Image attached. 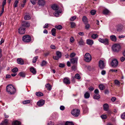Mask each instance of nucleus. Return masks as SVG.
I'll return each mask as SVG.
<instances>
[{
    "mask_svg": "<svg viewBox=\"0 0 125 125\" xmlns=\"http://www.w3.org/2000/svg\"><path fill=\"white\" fill-rule=\"evenodd\" d=\"M87 111V109L86 108H83V113L85 114Z\"/></svg>",
    "mask_w": 125,
    "mask_h": 125,
    "instance_id": "5fc2aeb1",
    "label": "nucleus"
},
{
    "mask_svg": "<svg viewBox=\"0 0 125 125\" xmlns=\"http://www.w3.org/2000/svg\"><path fill=\"white\" fill-rule=\"evenodd\" d=\"M101 117L103 119H105L107 118V116L106 115H102L101 116Z\"/></svg>",
    "mask_w": 125,
    "mask_h": 125,
    "instance_id": "8fccbe9b",
    "label": "nucleus"
},
{
    "mask_svg": "<svg viewBox=\"0 0 125 125\" xmlns=\"http://www.w3.org/2000/svg\"><path fill=\"white\" fill-rule=\"evenodd\" d=\"M36 94L38 96H41L43 95V94L40 92H37L36 93Z\"/></svg>",
    "mask_w": 125,
    "mask_h": 125,
    "instance_id": "473e14b6",
    "label": "nucleus"
},
{
    "mask_svg": "<svg viewBox=\"0 0 125 125\" xmlns=\"http://www.w3.org/2000/svg\"><path fill=\"white\" fill-rule=\"evenodd\" d=\"M121 117L122 119H125V112L121 115Z\"/></svg>",
    "mask_w": 125,
    "mask_h": 125,
    "instance_id": "680f3d73",
    "label": "nucleus"
},
{
    "mask_svg": "<svg viewBox=\"0 0 125 125\" xmlns=\"http://www.w3.org/2000/svg\"><path fill=\"white\" fill-rule=\"evenodd\" d=\"M98 40L100 42L104 43L105 45H108L109 44L108 40L107 38L103 39L99 38Z\"/></svg>",
    "mask_w": 125,
    "mask_h": 125,
    "instance_id": "423d86ee",
    "label": "nucleus"
},
{
    "mask_svg": "<svg viewBox=\"0 0 125 125\" xmlns=\"http://www.w3.org/2000/svg\"><path fill=\"white\" fill-rule=\"evenodd\" d=\"M31 38L30 36L28 35H24L22 37V41L24 42L28 43L31 41Z\"/></svg>",
    "mask_w": 125,
    "mask_h": 125,
    "instance_id": "20e7f679",
    "label": "nucleus"
},
{
    "mask_svg": "<svg viewBox=\"0 0 125 125\" xmlns=\"http://www.w3.org/2000/svg\"><path fill=\"white\" fill-rule=\"evenodd\" d=\"M95 94H99V91L98 89H96L94 91Z\"/></svg>",
    "mask_w": 125,
    "mask_h": 125,
    "instance_id": "bf43d9fd",
    "label": "nucleus"
},
{
    "mask_svg": "<svg viewBox=\"0 0 125 125\" xmlns=\"http://www.w3.org/2000/svg\"><path fill=\"white\" fill-rule=\"evenodd\" d=\"M85 28L86 29H88L90 27V25L87 23L86 24H85Z\"/></svg>",
    "mask_w": 125,
    "mask_h": 125,
    "instance_id": "13d9d810",
    "label": "nucleus"
},
{
    "mask_svg": "<svg viewBox=\"0 0 125 125\" xmlns=\"http://www.w3.org/2000/svg\"><path fill=\"white\" fill-rule=\"evenodd\" d=\"M25 73L24 72H21L18 74V75L22 77H25Z\"/></svg>",
    "mask_w": 125,
    "mask_h": 125,
    "instance_id": "5701e85b",
    "label": "nucleus"
},
{
    "mask_svg": "<svg viewBox=\"0 0 125 125\" xmlns=\"http://www.w3.org/2000/svg\"><path fill=\"white\" fill-rule=\"evenodd\" d=\"M25 28L22 27H21L19 28L18 29L19 32L21 34H24L25 32Z\"/></svg>",
    "mask_w": 125,
    "mask_h": 125,
    "instance_id": "9b49d317",
    "label": "nucleus"
},
{
    "mask_svg": "<svg viewBox=\"0 0 125 125\" xmlns=\"http://www.w3.org/2000/svg\"><path fill=\"white\" fill-rule=\"evenodd\" d=\"M38 58V57L36 56L34 57L32 59V62L33 63H35L36 62L37 59Z\"/></svg>",
    "mask_w": 125,
    "mask_h": 125,
    "instance_id": "a19ab883",
    "label": "nucleus"
},
{
    "mask_svg": "<svg viewBox=\"0 0 125 125\" xmlns=\"http://www.w3.org/2000/svg\"><path fill=\"white\" fill-rule=\"evenodd\" d=\"M30 70L31 72L33 74H35L36 73V69L33 67H31L30 68Z\"/></svg>",
    "mask_w": 125,
    "mask_h": 125,
    "instance_id": "aec40b11",
    "label": "nucleus"
},
{
    "mask_svg": "<svg viewBox=\"0 0 125 125\" xmlns=\"http://www.w3.org/2000/svg\"><path fill=\"white\" fill-rule=\"evenodd\" d=\"M60 109L62 110H63L65 109V107L63 106H61L60 107Z\"/></svg>",
    "mask_w": 125,
    "mask_h": 125,
    "instance_id": "338daca9",
    "label": "nucleus"
},
{
    "mask_svg": "<svg viewBox=\"0 0 125 125\" xmlns=\"http://www.w3.org/2000/svg\"><path fill=\"white\" fill-rule=\"evenodd\" d=\"M17 62L18 63L20 64L23 65L24 64V61L21 58H18Z\"/></svg>",
    "mask_w": 125,
    "mask_h": 125,
    "instance_id": "2eb2a0df",
    "label": "nucleus"
},
{
    "mask_svg": "<svg viewBox=\"0 0 125 125\" xmlns=\"http://www.w3.org/2000/svg\"><path fill=\"white\" fill-rule=\"evenodd\" d=\"M109 93V91L108 89H106L104 90V93L106 94H108Z\"/></svg>",
    "mask_w": 125,
    "mask_h": 125,
    "instance_id": "0e129e2a",
    "label": "nucleus"
},
{
    "mask_svg": "<svg viewBox=\"0 0 125 125\" xmlns=\"http://www.w3.org/2000/svg\"><path fill=\"white\" fill-rule=\"evenodd\" d=\"M51 32L52 34V36H56V29L55 28H53L51 30Z\"/></svg>",
    "mask_w": 125,
    "mask_h": 125,
    "instance_id": "b1692460",
    "label": "nucleus"
},
{
    "mask_svg": "<svg viewBox=\"0 0 125 125\" xmlns=\"http://www.w3.org/2000/svg\"><path fill=\"white\" fill-rule=\"evenodd\" d=\"M54 27L57 29L59 30H61L62 29V26L61 25H56Z\"/></svg>",
    "mask_w": 125,
    "mask_h": 125,
    "instance_id": "f704fd0d",
    "label": "nucleus"
},
{
    "mask_svg": "<svg viewBox=\"0 0 125 125\" xmlns=\"http://www.w3.org/2000/svg\"><path fill=\"white\" fill-rule=\"evenodd\" d=\"M122 30V28L121 27H118L117 29V30L118 31H121Z\"/></svg>",
    "mask_w": 125,
    "mask_h": 125,
    "instance_id": "6e6d98bb",
    "label": "nucleus"
},
{
    "mask_svg": "<svg viewBox=\"0 0 125 125\" xmlns=\"http://www.w3.org/2000/svg\"><path fill=\"white\" fill-rule=\"evenodd\" d=\"M65 125H74V124L72 122L67 121L65 123Z\"/></svg>",
    "mask_w": 125,
    "mask_h": 125,
    "instance_id": "c03bdc74",
    "label": "nucleus"
},
{
    "mask_svg": "<svg viewBox=\"0 0 125 125\" xmlns=\"http://www.w3.org/2000/svg\"><path fill=\"white\" fill-rule=\"evenodd\" d=\"M78 58L77 57L73 58L70 60L71 62L73 63H77Z\"/></svg>",
    "mask_w": 125,
    "mask_h": 125,
    "instance_id": "4468645a",
    "label": "nucleus"
},
{
    "mask_svg": "<svg viewBox=\"0 0 125 125\" xmlns=\"http://www.w3.org/2000/svg\"><path fill=\"white\" fill-rule=\"evenodd\" d=\"M78 43L80 45H83V44L84 42L83 41L80 40L79 42Z\"/></svg>",
    "mask_w": 125,
    "mask_h": 125,
    "instance_id": "603ef678",
    "label": "nucleus"
},
{
    "mask_svg": "<svg viewBox=\"0 0 125 125\" xmlns=\"http://www.w3.org/2000/svg\"><path fill=\"white\" fill-rule=\"evenodd\" d=\"M53 58L55 60H58L59 59V58L57 56H53Z\"/></svg>",
    "mask_w": 125,
    "mask_h": 125,
    "instance_id": "e2e57ef3",
    "label": "nucleus"
},
{
    "mask_svg": "<svg viewBox=\"0 0 125 125\" xmlns=\"http://www.w3.org/2000/svg\"><path fill=\"white\" fill-rule=\"evenodd\" d=\"M96 12V11L94 10H92L90 12V13L92 15H94L95 14Z\"/></svg>",
    "mask_w": 125,
    "mask_h": 125,
    "instance_id": "3c124183",
    "label": "nucleus"
},
{
    "mask_svg": "<svg viewBox=\"0 0 125 125\" xmlns=\"http://www.w3.org/2000/svg\"><path fill=\"white\" fill-rule=\"evenodd\" d=\"M98 35L97 34H93L91 36L92 38L94 39H95L98 37Z\"/></svg>",
    "mask_w": 125,
    "mask_h": 125,
    "instance_id": "58836bf2",
    "label": "nucleus"
},
{
    "mask_svg": "<svg viewBox=\"0 0 125 125\" xmlns=\"http://www.w3.org/2000/svg\"><path fill=\"white\" fill-rule=\"evenodd\" d=\"M63 82L64 83L66 84H69L70 83V79L68 77L64 78L63 79Z\"/></svg>",
    "mask_w": 125,
    "mask_h": 125,
    "instance_id": "f8f14e48",
    "label": "nucleus"
},
{
    "mask_svg": "<svg viewBox=\"0 0 125 125\" xmlns=\"http://www.w3.org/2000/svg\"><path fill=\"white\" fill-rule=\"evenodd\" d=\"M19 3V1L17 0H16L14 4V7H17L18 6V4Z\"/></svg>",
    "mask_w": 125,
    "mask_h": 125,
    "instance_id": "ea45409f",
    "label": "nucleus"
},
{
    "mask_svg": "<svg viewBox=\"0 0 125 125\" xmlns=\"http://www.w3.org/2000/svg\"><path fill=\"white\" fill-rule=\"evenodd\" d=\"M99 87L100 89L101 90H103L105 88V86L104 85L102 84L99 85Z\"/></svg>",
    "mask_w": 125,
    "mask_h": 125,
    "instance_id": "2f4dec72",
    "label": "nucleus"
},
{
    "mask_svg": "<svg viewBox=\"0 0 125 125\" xmlns=\"http://www.w3.org/2000/svg\"><path fill=\"white\" fill-rule=\"evenodd\" d=\"M47 62L44 60H43L42 61V63L41 64V65L43 66L45 65L47 63Z\"/></svg>",
    "mask_w": 125,
    "mask_h": 125,
    "instance_id": "79ce46f5",
    "label": "nucleus"
},
{
    "mask_svg": "<svg viewBox=\"0 0 125 125\" xmlns=\"http://www.w3.org/2000/svg\"><path fill=\"white\" fill-rule=\"evenodd\" d=\"M18 71V69L17 67L13 68L12 70V72L14 73H16Z\"/></svg>",
    "mask_w": 125,
    "mask_h": 125,
    "instance_id": "37998d69",
    "label": "nucleus"
},
{
    "mask_svg": "<svg viewBox=\"0 0 125 125\" xmlns=\"http://www.w3.org/2000/svg\"><path fill=\"white\" fill-rule=\"evenodd\" d=\"M74 77L78 79H80L81 78V77L80 75L78 73H77L75 75Z\"/></svg>",
    "mask_w": 125,
    "mask_h": 125,
    "instance_id": "c9c22d12",
    "label": "nucleus"
},
{
    "mask_svg": "<svg viewBox=\"0 0 125 125\" xmlns=\"http://www.w3.org/2000/svg\"><path fill=\"white\" fill-rule=\"evenodd\" d=\"M84 96L85 98L88 99L89 98L90 95L89 93L88 92H86L84 94Z\"/></svg>",
    "mask_w": 125,
    "mask_h": 125,
    "instance_id": "bb28decb",
    "label": "nucleus"
},
{
    "mask_svg": "<svg viewBox=\"0 0 125 125\" xmlns=\"http://www.w3.org/2000/svg\"><path fill=\"white\" fill-rule=\"evenodd\" d=\"M21 124V122L17 120L14 121L12 123V125H20Z\"/></svg>",
    "mask_w": 125,
    "mask_h": 125,
    "instance_id": "a211bd4d",
    "label": "nucleus"
},
{
    "mask_svg": "<svg viewBox=\"0 0 125 125\" xmlns=\"http://www.w3.org/2000/svg\"><path fill=\"white\" fill-rule=\"evenodd\" d=\"M111 63L112 67L115 68L117 66L118 62L116 59H114L112 60Z\"/></svg>",
    "mask_w": 125,
    "mask_h": 125,
    "instance_id": "6e6552de",
    "label": "nucleus"
},
{
    "mask_svg": "<svg viewBox=\"0 0 125 125\" xmlns=\"http://www.w3.org/2000/svg\"><path fill=\"white\" fill-rule=\"evenodd\" d=\"M45 1L43 0H39L37 3L39 6H43L45 5Z\"/></svg>",
    "mask_w": 125,
    "mask_h": 125,
    "instance_id": "ddd939ff",
    "label": "nucleus"
},
{
    "mask_svg": "<svg viewBox=\"0 0 125 125\" xmlns=\"http://www.w3.org/2000/svg\"><path fill=\"white\" fill-rule=\"evenodd\" d=\"M80 110L77 109H73L71 112L72 115L74 116L77 117L80 114Z\"/></svg>",
    "mask_w": 125,
    "mask_h": 125,
    "instance_id": "7ed1b4c3",
    "label": "nucleus"
},
{
    "mask_svg": "<svg viewBox=\"0 0 125 125\" xmlns=\"http://www.w3.org/2000/svg\"><path fill=\"white\" fill-rule=\"evenodd\" d=\"M76 54L74 52L71 53L70 55V57L73 58L75 56Z\"/></svg>",
    "mask_w": 125,
    "mask_h": 125,
    "instance_id": "09e8293b",
    "label": "nucleus"
},
{
    "mask_svg": "<svg viewBox=\"0 0 125 125\" xmlns=\"http://www.w3.org/2000/svg\"><path fill=\"white\" fill-rule=\"evenodd\" d=\"M45 101L42 99H41L37 103V105L39 107H41L43 106L44 104Z\"/></svg>",
    "mask_w": 125,
    "mask_h": 125,
    "instance_id": "9d476101",
    "label": "nucleus"
},
{
    "mask_svg": "<svg viewBox=\"0 0 125 125\" xmlns=\"http://www.w3.org/2000/svg\"><path fill=\"white\" fill-rule=\"evenodd\" d=\"M120 59L121 62H123L125 60V58L124 57L122 56L120 58Z\"/></svg>",
    "mask_w": 125,
    "mask_h": 125,
    "instance_id": "69168bd1",
    "label": "nucleus"
},
{
    "mask_svg": "<svg viewBox=\"0 0 125 125\" xmlns=\"http://www.w3.org/2000/svg\"><path fill=\"white\" fill-rule=\"evenodd\" d=\"M52 8L54 10H57L59 8L58 6L56 4H53L52 6Z\"/></svg>",
    "mask_w": 125,
    "mask_h": 125,
    "instance_id": "f3484780",
    "label": "nucleus"
},
{
    "mask_svg": "<svg viewBox=\"0 0 125 125\" xmlns=\"http://www.w3.org/2000/svg\"><path fill=\"white\" fill-rule=\"evenodd\" d=\"M84 60L86 62H89L91 60V55L88 53H86L84 55Z\"/></svg>",
    "mask_w": 125,
    "mask_h": 125,
    "instance_id": "39448f33",
    "label": "nucleus"
},
{
    "mask_svg": "<svg viewBox=\"0 0 125 125\" xmlns=\"http://www.w3.org/2000/svg\"><path fill=\"white\" fill-rule=\"evenodd\" d=\"M45 87L49 91H51L52 89V86L49 83H48L45 85Z\"/></svg>",
    "mask_w": 125,
    "mask_h": 125,
    "instance_id": "412c9836",
    "label": "nucleus"
},
{
    "mask_svg": "<svg viewBox=\"0 0 125 125\" xmlns=\"http://www.w3.org/2000/svg\"><path fill=\"white\" fill-rule=\"evenodd\" d=\"M61 13V12L59 10H56L55 11L54 14L56 17H58L59 15V13Z\"/></svg>",
    "mask_w": 125,
    "mask_h": 125,
    "instance_id": "cd10ccee",
    "label": "nucleus"
},
{
    "mask_svg": "<svg viewBox=\"0 0 125 125\" xmlns=\"http://www.w3.org/2000/svg\"><path fill=\"white\" fill-rule=\"evenodd\" d=\"M21 27L25 28L29 27L30 26V24L28 21H24L22 22Z\"/></svg>",
    "mask_w": 125,
    "mask_h": 125,
    "instance_id": "0eeeda50",
    "label": "nucleus"
},
{
    "mask_svg": "<svg viewBox=\"0 0 125 125\" xmlns=\"http://www.w3.org/2000/svg\"><path fill=\"white\" fill-rule=\"evenodd\" d=\"M70 24L71 25V28H74L76 26V25L75 23L73 22H70Z\"/></svg>",
    "mask_w": 125,
    "mask_h": 125,
    "instance_id": "7c9ffc66",
    "label": "nucleus"
},
{
    "mask_svg": "<svg viewBox=\"0 0 125 125\" xmlns=\"http://www.w3.org/2000/svg\"><path fill=\"white\" fill-rule=\"evenodd\" d=\"M56 54L59 58H60L61 57L62 54L60 52L57 51L56 52Z\"/></svg>",
    "mask_w": 125,
    "mask_h": 125,
    "instance_id": "c756f323",
    "label": "nucleus"
},
{
    "mask_svg": "<svg viewBox=\"0 0 125 125\" xmlns=\"http://www.w3.org/2000/svg\"><path fill=\"white\" fill-rule=\"evenodd\" d=\"M110 38L112 41L114 42H116L117 40L116 36L114 35H111Z\"/></svg>",
    "mask_w": 125,
    "mask_h": 125,
    "instance_id": "393cba45",
    "label": "nucleus"
},
{
    "mask_svg": "<svg viewBox=\"0 0 125 125\" xmlns=\"http://www.w3.org/2000/svg\"><path fill=\"white\" fill-rule=\"evenodd\" d=\"M8 120L7 119H5L4 121L0 123V125H8Z\"/></svg>",
    "mask_w": 125,
    "mask_h": 125,
    "instance_id": "dca6fc26",
    "label": "nucleus"
},
{
    "mask_svg": "<svg viewBox=\"0 0 125 125\" xmlns=\"http://www.w3.org/2000/svg\"><path fill=\"white\" fill-rule=\"evenodd\" d=\"M109 11L107 9H105L103 10V13L104 14H107L109 13Z\"/></svg>",
    "mask_w": 125,
    "mask_h": 125,
    "instance_id": "72a5a7b5",
    "label": "nucleus"
},
{
    "mask_svg": "<svg viewBox=\"0 0 125 125\" xmlns=\"http://www.w3.org/2000/svg\"><path fill=\"white\" fill-rule=\"evenodd\" d=\"M86 43L88 44L89 45H92L94 43V41L92 40L88 39L86 40Z\"/></svg>",
    "mask_w": 125,
    "mask_h": 125,
    "instance_id": "6ab92c4d",
    "label": "nucleus"
},
{
    "mask_svg": "<svg viewBox=\"0 0 125 125\" xmlns=\"http://www.w3.org/2000/svg\"><path fill=\"white\" fill-rule=\"evenodd\" d=\"M100 98V95L99 94H94L93 96V98L94 99H97Z\"/></svg>",
    "mask_w": 125,
    "mask_h": 125,
    "instance_id": "c85d7f7f",
    "label": "nucleus"
},
{
    "mask_svg": "<svg viewBox=\"0 0 125 125\" xmlns=\"http://www.w3.org/2000/svg\"><path fill=\"white\" fill-rule=\"evenodd\" d=\"M99 66L100 69H104L105 66L104 61L100 60L99 62Z\"/></svg>",
    "mask_w": 125,
    "mask_h": 125,
    "instance_id": "1a4fd4ad",
    "label": "nucleus"
},
{
    "mask_svg": "<svg viewBox=\"0 0 125 125\" xmlns=\"http://www.w3.org/2000/svg\"><path fill=\"white\" fill-rule=\"evenodd\" d=\"M112 48L114 52H118L120 51L121 47L119 44H115L113 45Z\"/></svg>",
    "mask_w": 125,
    "mask_h": 125,
    "instance_id": "f03ea898",
    "label": "nucleus"
},
{
    "mask_svg": "<svg viewBox=\"0 0 125 125\" xmlns=\"http://www.w3.org/2000/svg\"><path fill=\"white\" fill-rule=\"evenodd\" d=\"M24 18L25 20H28L31 19V17L29 15H27L24 16Z\"/></svg>",
    "mask_w": 125,
    "mask_h": 125,
    "instance_id": "4c0bfd02",
    "label": "nucleus"
},
{
    "mask_svg": "<svg viewBox=\"0 0 125 125\" xmlns=\"http://www.w3.org/2000/svg\"><path fill=\"white\" fill-rule=\"evenodd\" d=\"M76 16H75L72 17L70 19V20L72 21H74L76 19Z\"/></svg>",
    "mask_w": 125,
    "mask_h": 125,
    "instance_id": "de8ad7c7",
    "label": "nucleus"
},
{
    "mask_svg": "<svg viewBox=\"0 0 125 125\" xmlns=\"http://www.w3.org/2000/svg\"><path fill=\"white\" fill-rule=\"evenodd\" d=\"M6 91L10 94H14L15 92V89L11 85H9L6 87Z\"/></svg>",
    "mask_w": 125,
    "mask_h": 125,
    "instance_id": "f257e3e1",
    "label": "nucleus"
},
{
    "mask_svg": "<svg viewBox=\"0 0 125 125\" xmlns=\"http://www.w3.org/2000/svg\"><path fill=\"white\" fill-rule=\"evenodd\" d=\"M4 7H2L1 8V10L0 12V16H1L3 12H4Z\"/></svg>",
    "mask_w": 125,
    "mask_h": 125,
    "instance_id": "a18cd8bd",
    "label": "nucleus"
},
{
    "mask_svg": "<svg viewBox=\"0 0 125 125\" xmlns=\"http://www.w3.org/2000/svg\"><path fill=\"white\" fill-rule=\"evenodd\" d=\"M48 27V24L47 23L45 24V25L43 26V27L44 28H47Z\"/></svg>",
    "mask_w": 125,
    "mask_h": 125,
    "instance_id": "774afa93",
    "label": "nucleus"
},
{
    "mask_svg": "<svg viewBox=\"0 0 125 125\" xmlns=\"http://www.w3.org/2000/svg\"><path fill=\"white\" fill-rule=\"evenodd\" d=\"M103 109L104 110L107 111L109 109V106L107 104H105L103 105Z\"/></svg>",
    "mask_w": 125,
    "mask_h": 125,
    "instance_id": "4be33fe9",
    "label": "nucleus"
},
{
    "mask_svg": "<svg viewBox=\"0 0 125 125\" xmlns=\"http://www.w3.org/2000/svg\"><path fill=\"white\" fill-rule=\"evenodd\" d=\"M82 20L85 24H86L88 23V21L86 17L85 16H83L82 18Z\"/></svg>",
    "mask_w": 125,
    "mask_h": 125,
    "instance_id": "a878e982",
    "label": "nucleus"
},
{
    "mask_svg": "<svg viewBox=\"0 0 125 125\" xmlns=\"http://www.w3.org/2000/svg\"><path fill=\"white\" fill-rule=\"evenodd\" d=\"M30 102V100H27L23 101L22 102V103L23 104H29Z\"/></svg>",
    "mask_w": 125,
    "mask_h": 125,
    "instance_id": "e433bc0d",
    "label": "nucleus"
},
{
    "mask_svg": "<svg viewBox=\"0 0 125 125\" xmlns=\"http://www.w3.org/2000/svg\"><path fill=\"white\" fill-rule=\"evenodd\" d=\"M114 83L115 84H116L118 85H120V82L117 80H115Z\"/></svg>",
    "mask_w": 125,
    "mask_h": 125,
    "instance_id": "49530a36",
    "label": "nucleus"
},
{
    "mask_svg": "<svg viewBox=\"0 0 125 125\" xmlns=\"http://www.w3.org/2000/svg\"><path fill=\"white\" fill-rule=\"evenodd\" d=\"M117 71V70L116 69H111L109 70V72H116Z\"/></svg>",
    "mask_w": 125,
    "mask_h": 125,
    "instance_id": "052dcab7",
    "label": "nucleus"
},
{
    "mask_svg": "<svg viewBox=\"0 0 125 125\" xmlns=\"http://www.w3.org/2000/svg\"><path fill=\"white\" fill-rule=\"evenodd\" d=\"M65 65L64 64L60 63L59 65V66L62 68H63L64 67Z\"/></svg>",
    "mask_w": 125,
    "mask_h": 125,
    "instance_id": "864d4df0",
    "label": "nucleus"
},
{
    "mask_svg": "<svg viewBox=\"0 0 125 125\" xmlns=\"http://www.w3.org/2000/svg\"><path fill=\"white\" fill-rule=\"evenodd\" d=\"M74 39L73 37H71L70 39V41L72 43H73L74 41Z\"/></svg>",
    "mask_w": 125,
    "mask_h": 125,
    "instance_id": "4d7b16f0",
    "label": "nucleus"
}]
</instances>
